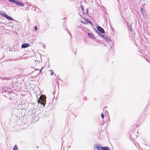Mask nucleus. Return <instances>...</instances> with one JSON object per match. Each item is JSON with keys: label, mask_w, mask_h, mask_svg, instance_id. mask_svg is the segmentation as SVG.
I'll return each instance as SVG.
<instances>
[{"label": "nucleus", "mask_w": 150, "mask_h": 150, "mask_svg": "<svg viewBox=\"0 0 150 150\" xmlns=\"http://www.w3.org/2000/svg\"><path fill=\"white\" fill-rule=\"evenodd\" d=\"M37 101L38 103V105L39 104L42 105V107L45 106V105L46 104V96L43 95H41L40 96L39 95H36Z\"/></svg>", "instance_id": "1"}, {"label": "nucleus", "mask_w": 150, "mask_h": 150, "mask_svg": "<svg viewBox=\"0 0 150 150\" xmlns=\"http://www.w3.org/2000/svg\"><path fill=\"white\" fill-rule=\"evenodd\" d=\"M29 118L31 120L30 123L33 124L38 120L39 117L36 116L35 114H31L29 115Z\"/></svg>", "instance_id": "2"}, {"label": "nucleus", "mask_w": 150, "mask_h": 150, "mask_svg": "<svg viewBox=\"0 0 150 150\" xmlns=\"http://www.w3.org/2000/svg\"><path fill=\"white\" fill-rule=\"evenodd\" d=\"M95 32L100 36H101L103 39H104L107 42H111V40H110L109 37H108L102 34L98 33L97 32V31L96 30H95Z\"/></svg>", "instance_id": "3"}, {"label": "nucleus", "mask_w": 150, "mask_h": 150, "mask_svg": "<svg viewBox=\"0 0 150 150\" xmlns=\"http://www.w3.org/2000/svg\"><path fill=\"white\" fill-rule=\"evenodd\" d=\"M137 134H138L137 131H135V129H133L129 133L130 137L131 139H136L137 136Z\"/></svg>", "instance_id": "4"}, {"label": "nucleus", "mask_w": 150, "mask_h": 150, "mask_svg": "<svg viewBox=\"0 0 150 150\" xmlns=\"http://www.w3.org/2000/svg\"><path fill=\"white\" fill-rule=\"evenodd\" d=\"M13 79H15L16 81H15V85L16 86H19L21 84L23 80L21 78H17V77H15L13 78Z\"/></svg>", "instance_id": "5"}, {"label": "nucleus", "mask_w": 150, "mask_h": 150, "mask_svg": "<svg viewBox=\"0 0 150 150\" xmlns=\"http://www.w3.org/2000/svg\"><path fill=\"white\" fill-rule=\"evenodd\" d=\"M0 15L3 16V17L6 18L9 20L11 21H14V19L13 18L8 16L3 11H0Z\"/></svg>", "instance_id": "6"}, {"label": "nucleus", "mask_w": 150, "mask_h": 150, "mask_svg": "<svg viewBox=\"0 0 150 150\" xmlns=\"http://www.w3.org/2000/svg\"><path fill=\"white\" fill-rule=\"evenodd\" d=\"M10 2H12L13 3H14L20 6H24V4L21 2H20V1L16 0H8Z\"/></svg>", "instance_id": "7"}, {"label": "nucleus", "mask_w": 150, "mask_h": 150, "mask_svg": "<svg viewBox=\"0 0 150 150\" xmlns=\"http://www.w3.org/2000/svg\"><path fill=\"white\" fill-rule=\"evenodd\" d=\"M87 34L90 38L98 42H99V40L96 39L92 33H88Z\"/></svg>", "instance_id": "8"}, {"label": "nucleus", "mask_w": 150, "mask_h": 150, "mask_svg": "<svg viewBox=\"0 0 150 150\" xmlns=\"http://www.w3.org/2000/svg\"><path fill=\"white\" fill-rule=\"evenodd\" d=\"M96 27L97 30L100 32V33H100V34H102L103 33L105 34V31L102 27L98 25H97Z\"/></svg>", "instance_id": "9"}, {"label": "nucleus", "mask_w": 150, "mask_h": 150, "mask_svg": "<svg viewBox=\"0 0 150 150\" xmlns=\"http://www.w3.org/2000/svg\"><path fill=\"white\" fill-rule=\"evenodd\" d=\"M105 135V133L103 131L100 132L98 135V137L100 139H103Z\"/></svg>", "instance_id": "10"}, {"label": "nucleus", "mask_w": 150, "mask_h": 150, "mask_svg": "<svg viewBox=\"0 0 150 150\" xmlns=\"http://www.w3.org/2000/svg\"><path fill=\"white\" fill-rule=\"evenodd\" d=\"M30 69H31V70L30 71H31L30 72V74H29V81H33V80H32L31 79L32 78H33V77H31V76H29V75L30 74H32L33 72L35 71V69H34L33 68H31Z\"/></svg>", "instance_id": "11"}, {"label": "nucleus", "mask_w": 150, "mask_h": 150, "mask_svg": "<svg viewBox=\"0 0 150 150\" xmlns=\"http://www.w3.org/2000/svg\"><path fill=\"white\" fill-rule=\"evenodd\" d=\"M29 10H36L37 9L35 8V6L29 4Z\"/></svg>", "instance_id": "12"}, {"label": "nucleus", "mask_w": 150, "mask_h": 150, "mask_svg": "<svg viewBox=\"0 0 150 150\" xmlns=\"http://www.w3.org/2000/svg\"><path fill=\"white\" fill-rule=\"evenodd\" d=\"M103 146H102L98 145H96L94 146L97 150H102Z\"/></svg>", "instance_id": "13"}, {"label": "nucleus", "mask_w": 150, "mask_h": 150, "mask_svg": "<svg viewBox=\"0 0 150 150\" xmlns=\"http://www.w3.org/2000/svg\"><path fill=\"white\" fill-rule=\"evenodd\" d=\"M28 47V43H24L23 44L21 45L22 48H25Z\"/></svg>", "instance_id": "14"}, {"label": "nucleus", "mask_w": 150, "mask_h": 150, "mask_svg": "<svg viewBox=\"0 0 150 150\" xmlns=\"http://www.w3.org/2000/svg\"><path fill=\"white\" fill-rule=\"evenodd\" d=\"M35 110H29V115L31 114H35Z\"/></svg>", "instance_id": "15"}, {"label": "nucleus", "mask_w": 150, "mask_h": 150, "mask_svg": "<svg viewBox=\"0 0 150 150\" xmlns=\"http://www.w3.org/2000/svg\"><path fill=\"white\" fill-rule=\"evenodd\" d=\"M102 150H110V149L108 146H103Z\"/></svg>", "instance_id": "16"}, {"label": "nucleus", "mask_w": 150, "mask_h": 150, "mask_svg": "<svg viewBox=\"0 0 150 150\" xmlns=\"http://www.w3.org/2000/svg\"><path fill=\"white\" fill-rule=\"evenodd\" d=\"M33 43V41H31L30 39L29 40V46H32Z\"/></svg>", "instance_id": "17"}, {"label": "nucleus", "mask_w": 150, "mask_h": 150, "mask_svg": "<svg viewBox=\"0 0 150 150\" xmlns=\"http://www.w3.org/2000/svg\"><path fill=\"white\" fill-rule=\"evenodd\" d=\"M28 54H24L23 56V58H24L25 59H27V57H28Z\"/></svg>", "instance_id": "18"}, {"label": "nucleus", "mask_w": 150, "mask_h": 150, "mask_svg": "<svg viewBox=\"0 0 150 150\" xmlns=\"http://www.w3.org/2000/svg\"><path fill=\"white\" fill-rule=\"evenodd\" d=\"M86 21L87 23H89L91 25L93 24V23H92V22L89 19H87L86 20Z\"/></svg>", "instance_id": "19"}, {"label": "nucleus", "mask_w": 150, "mask_h": 150, "mask_svg": "<svg viewBox=\"0 0 150 150\" xmlns=\"http://www.w3.org/2000/svg\"><path fill=\"white\" fill-rule=\"evenodd\" d=\"M83 13L85 14H87L88 13V9H87L86 11L85 12L84 11H83Z\"/></svg>", "instance_id": "20"}, {"label": "nucleus", "mask_w": 150, "mask_h": 150, "mask_svg": "<svg viewBox=\"0 0 150 150\" xmlns=\"http://www.w3.org/2000/svg\"><path fill=\"white\" fill-rule=\"evenodd\" d=\"M13 150H18V148L16 145H15L13 148Z\"/></svg>", "instance_id": "21"}, {"label": "nucleus", "mask_w": 150, "mask_h": 150, "mask_svg": "<svg viewBox=\"0 0 150 150\" xmlns=\"http://www.w3.org/2000/svg\"><path fill=\"white\" fill-rule=\"evenodd\" d=\"M50 72L51 73V75L52 76L53 74V70H50Z\"/></svg>", "instance_id": "22"}, {"label": "nucleus", "mask_w": 150, "mask_h": 150, "mask_svg": "<svg viewBox=\"0 0 150 150\" xmlns=\"http://www.w3.org/2000/svg\"><path fill=\"white\" fill-rule=\"evenodd\" d=\"M101 116L102 118L103 119L104 117V114L103 113H102L101 115Z\"/></svg>", "instance_id": "23"}, {"label": "nucleus", "mask_w": 150, "mask_h": 150, "mask_svg": "<svg viewBox=\"0 0 150 150\" xmlns=\"http://www.w3.org/2000/svg\"><path fill=\"white\" fill-rule=\"evenodd\" d=\"M110 121V119L109 117H108L107 119V120H106V122H107V121H108L107 125H108L109 122Z\"/></svg>", "instance_id": "24"}, {"label": "nucleus", "mask_w": 150, "mask_h": 150, "mask_svg": "<svg viewBox=\"0 0 150 150\" xmlns=\"http://www.w3.org/2000/svg\"><path fill=\"white\" fill-rule=\"evenodd\" d=\"M34 30L35 31H37L38 30V28L37 26H34Z\"/></svg>", "instance_id": "25"}, {"label": "nucleus", "mask_w": 150, "mask_h": 150, "mask_svg": "<svg viewBox=\"0 0 150 150\" xmlns=\"http://www.w3.org/2000/svg\"><path fill=\"white\" fill-rule=\"evenodd\" d=\"M37 10H36V11H37V12L38 13H40V9L38 8H37V9H36Z\"/></svg>", "instance_id": "26"}, {"label": "nucleus", "mask_w": 150, "mask_h": 150, "mask_svg": "<svg viewBox=\"0 0 150 150\" xmlns=\"http://www.w3.org/2000/svg\"><path fill=\"white\" fill-rule=\"evenodd\" d=\"M43 67H42L41 68V69H40L39 70V73H40L42 71V69H43Z\"/></svg>", "instance_id": "27"}, {"label": "nucleus", "mask_w": 150, "mask_h": 150, "mask_svg": "<svg viewBox=\"0 0 150 150\" xmlns=\"http://www.w3.org/2000/svg\"><path fill=\"white\" fill-rule=\"evenodd\" d=\"M81 8L82 10L83 11H84V7L83 6L81 5Z\"/></svg>", "instance_id": "28"}, {"label": "nucleus", "mask_w": 150, "mask_h": 150, "mask_svg": "<svg viewBox=\"0 0 150 150\" xmlns=\"http://www.w3.org/2000/svg\"><path fill=\"white\" fill-rule=\"evenodd\" d=\"M141 8V13L143 14V8H142V7H141L140 8Z\"/></svg>", "instance_id": "29"}, {"label": "nucleus", "mask_w": 150, "mask_h": 150, "mask_svg": "<svg viewBox=\"0 0 150 150\" xmlns=\"http://www.w3.org/2000/svg\"><path fill=\"white\" fill-rule=\"evenodd\" d=\"M29 93V96H28L29 98H30V99H31V94L30 93Z\"/></svg>", "instance_id": "30"}, {"label": "nucleus", "mask_w": 150, "mask_h": 150, "mask_svg": "<svg viewBox=\"0 0 150 150\" xmlns=\"http://www.w3.org/2000/svg\"><path fill=\"white\" fill-rule=\"evenodd\" d=\"M4 78H3L1 77L0 76V80H4Z\"/></svg>", "instance_id": "31"}, {"label": "nucleus", "mask_w": 150, "mask_h": 150, "mask_svg": "<svg viewBox=\"0 0 150 150\" xmlns=\"http://www.w3.org/2000/svg\"><path fill=\"white\" fill-rule=\"evenodd\" d=\"M49 114V112L48 111H47V114H45V115H47V116H48Z\"/></svg>", "instance_id": "32"}, {"label": "nucleus", "mask_w": 150, "mask_h": 150, "mask_svg": "<svg viewBox=\"0 0 150 150\" xmlns=\"http://www.w3.org/2000/svg\"><path fill=\"white\" fill-rule=\"evenodd\" d=\"M38 147H38V146H37L36 147V148H38Z\"/></svg>", "instance_id": "33"}, {"label": "nucleus", "mask_w": 150, "mask_h": 150, "mask_svg": "<svg viewBox=\"0 0 150 150\" xmlns=\"http://www.w3.org/2000/svg\"><path fill=\"white\" fill-rule=\"evenodd\" d=\"M33 103H33H33H32H32H31V104H33Z\"/></svg>", "instance_id": "34"}, {"label": "nucleus", "mask_w": 150, "mask_h": 150, "mask_svg": "<svg viewBox=\"0 0 150 150\" xmlns=\"http://www.w3.org/2000/svg\"><path fill=\"white\" fill-rule=\"evenodd\" d=\"M28 104H29H29H30V102H29Z\"/></svg>", "instance_id": "35"}, {"label": "nucleus", "mask_w": 150, "mask_h": 150, "mask_svg": "<svg viewBox=\"0 0 150 150\" xmlns=\"http://www.w3.org/2000/svg\"><path fill=\"white\" fill-rule=\"evenodd\" d=\"M30 85L29 84V86H30Z\"/></svg>", "instance_id": "36"}, {"label": "nucleus", "mask_w": 150, "mask_h": 150, "mask_svg": "<svg viewBox=\"0 0 150 150\" xmlns=\"http://www.w3.org/2000/svg\"><path fill=\"white\" fill-rule=\"evenodd\" d=\"M146 145L147 146H148V145L147 144H146Z\"/></svg>", "instance_id": "37"}, {"label": "nucleus", "mask_w": 150, "mask_h": 150, "mask_svg": "<svg viewBox=\"0 0 150 150\" xmlns=\"http://www.w3.org/2000/svg\"><path fill=\"white\" fill-rule=\"evenodd\" d=\"M45 111V112L46 113V112H47L46 111Z\"/></svg>", "instance_id": "38"}]
</instances>
